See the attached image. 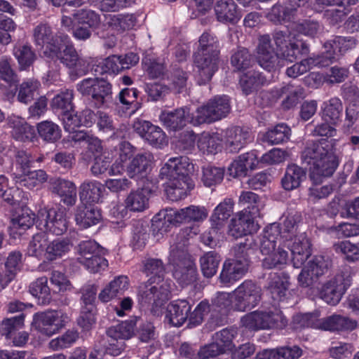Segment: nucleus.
Instances as JSON below:
<instances>
[{"instance_id":"nucleus-1","label":"nucleus","mask_w":359,"mask_h":359,"mask_svg":"<svg viewBox=\"0 0 359 359\" xmlns=\"http://www.w3.org/2000/svg\"><path fill=\"white\" fill-rule=\"evenodd\" d=\"M300 158L302 164L310 165L309 177L311 185L308 189L309 198L317 202L328 197L333 191L332 185L321 184L332 176L339 165L334 140L322 138L307 142Z\"/></svg>"},{"instance_id":"nucleus-2","label":"nucleus","mask_w":359,"mask_h":359,"mask_svg":"<svg viewBox=\"0 0 359 359\" xmlns=\"http://www.w3.org/2000/svg\"><path fill=\"white\" fill-rule=\"evenodd\" d=\"M142 271L149 279L138 287V302L142 307L149 308L152 313L158 315L159 309L171 297L172 282L164 280L165 269L161 259H146Z\"/></svg>"},{"instance_id":"nucleus-3","label":"nucleus","mask_w":359,"mask_h":359,"mask_svg":"<svg viewBox=\"0 0 359 359\" xmlns=\"http://www.w3.org/2000/svg\"><path fill=\"white\" fill-rule=\"evenodd\" d=\"M273 39L276 46L275 48L268 34L259 38L257 46V61L259 65L268 72L275 71L279 66L280 60L290 62L295 60L297 44L292 43L290 32L287 30H276Z\"/></svg>"},{"instance_id":"nucleus-4","label":"nucleus","mask_w":359,"mask_h":359,"mask_svg":"<svg viewBox=\"0 0 359 359\" xmlns=\"http://www.w3.org/2000/svg\"><path fill=\"white\" fill-rule=\"evenodd\" d=\"M194 171V165L185 156L170 158L161 168L159 177L166 180L165 192L168 198L177 201L187 196L189 173Z\"/></svg>"},{"instance_id":"nucleus-5","label":"nucleus","mask_w":359,"mask_h":359,"mask_svg":"<svg viewBox=\"0 0 359 359\" xmlns=\"http://www.w3.org/2000/svg\"><path fill=\"white\" fill-rule=\"evenodd\" d=\"M72 246L69 238H58L50 242L47 233L40 231L33 235L27 247V254L38 259L43 256L48 261L53 262L66 255Z\"/></svg>"},{"instance_id":"nucleus-6","label":"nucleus","mask_w":359,"mask_h":359,"mask_svg":"<svg viewBox=\"0 0 359 359\" xmlns=\"http://www.w3.org/2000/svg\"><path fill=\"white\" fill-rule=\"evenodd\" d=\"M208 215V210L203 206L189 205L180 210L165 209L160 211L152 219L151 226L154 231L162 233L166 222H200L204 221Z\"/></svg>"},{"instance_id":"nucleus-7","label":"nucleus","mask_w":359,"mask_h":359,"mask_svg":"<svg viewBox=\"0 0 359 359\" xmlns=\"http://www.w3.org/2000/svg\"><path fill=\"white\" fill-rule=\"evenodd\" d=\"M186 241L177 242L170 247V256L174 262L173 276L182 286L196 281L197 269L194 261L187 253Z\"/></svg>"},{"instance_id":"nucleus-8","label":"nucleus","mask_w":359,"mask_h":359,"mask_svg":"<svg viewBox=\"0 0 359 359\" xmlns=\"http://www.w3.org/2000/svg\"><path fill=\"white\" fill-rule=\"evenodd\" d=\"M353 271L350 266L343 265L335 276L322 286L319 296L330 305H336L352 283Z\"/></svg>"},{"instance_id":"nucleus-9","label":"nucleus","mask_w":359,"mask_h":359,"mask_svg":"<svg viewBox=\"0 0 359 359\" xmlns=\"http://www.w3.org/2000/svg\"><path fill=\"white\" fill-rule=\"evenodd\" d=\"M230 109L227 96H215L197 107L191 118V125L198 126L204 123H212L226 116Z\"/></svg>"},{"instance_id":"nucleus-10","label":"nucleus","mask_w":359,"mask_h":359,"mask_svg":"<svg viewBox=\"0 0 359 359\" xmlns=\"http://www.w3.org/2000/svg\"><path fill=\"white\" fill-rule=\"evenodd\" d=\"M76 88L82 95L90 96L96 108H100L111 100V84L103 79H84L77 83Z\"/></svg>"},{"instance_id":"nucleus-11","label":"nucleus","mask_w":359,"mask_h":359,"mask_svg":"<svg viewBox=\"0 0 359 359\" xmlns=\"http://www.w3.org/2000/svg\"><path fill=\"white\" fill-rule=\"evenodd\" d=\"M243 327L256 331L271 328L283 329L287 325V320L280 312L253 311L241 319Z\"/></svg>"},{"instance_id":"nucleus-12","label":"nucleus","mask_w":359,"mask_h":359,"mask_svg":"<svg viewBox=\"0 0 359 359\" xmlns=\"http://www.w3.org/2000/svg\"><path fill=\"white\" fill-rule=\"evenodd\" d=\"M77 261L90 272L97 273L108 265L107 260L99 254V245L92 240L81 241L76 248Z\"/></svg>"},{"instance_id":"nucleus-13","label":"nucleus","mask_w":359,"mask_h":359,"mask_svg":"<svg viewBox=\"0 0 359 359\" xmlns=\"http://www.w3.org/2000/svg\"><path fill=\"white\" fill-rule=\"evenodd\" d=\"M332 266V259L325 256H316L303 267L298 275V284L302 287H311Z\"/></svg>"},{"instance_id":"nucleus-14","label":"nucleus","mask_w":359,"mask_h":359,"mask_svg":"<svg viewBox=\"0 0 359 359\" xmlns=\"http://www.w3.org/2000/svg\"><path fill=\"white\" fill-rule=\"evenodd\" d=\"M38 222L42 226L44 232L56 236L65 233L68 229V221L64 210L57 208L45 207L39 210Z\"/></svg>"},{"instance_id":"nucleus-15","label":"nucleus","mask_w":359,"mask_h":359,"mask_svg":"<svg viewBox=\"0 0 359 359\" xmlns=\"http://www.w3.org/2000/svg\"><path fill=\"white\" fill-rule=\"evenodd\" d=\"M234 296L236 310H250L261 301L262 288L255 282L246 280L234 290Z\"/></svg>"},{"instance_id":"nucleus-16","label":"nucleus","mask_w":359,"mask_h":359,"mask_svg":"<svg viewBox=\"0 0 359 359\" xmlns=\"http://www.w3.org/2000/svg\"><path fill=\"white\" fill-rule=\"evenodd\" d=\"M51 58L58 59L61 63L70 69V77L72 80L85 75L88 69L86 61L81 58L72 44L65 45L61 50L60 44L58 45V53L56 55H50Z\"/></svg>"},{"instance_id":"nucleus-17","label":"nucleus","mask_w":359,"mask_h":359,"mask_svg":"<svg viewBox=\"0 0 359 359\" xmlns=\"http://www.w3.org/2000/svg\"><path fill=\"white\" fill-rule=\"evenodd\" d=\"M68 318L61 311H47L36 313L34 320L36 329L42 334L50 337L63 327Z\"/></svg>"},{"instance_id":"nucleus-18","label":"nucleus","mask_w":359,"mask_h":359,"mask_svg":"<svg viewBox=\"0 0 359 359\" xmlns=\"http://www.w3.org/2000/svg\"><path fill=\"white\" fill-rule=\"evenodd\" d=\"M22 266V255L20 251H12L6 257L0 255V292L16 278Z\"/></svg>"},{"instance_id":"nucleus-19","label":"nucleus","mask_w":359,"mask_h":359,"mask_svg":"<svg viewBox=\"0 0 359 359\" xmlns=\"http://www.w3.org/2000/svg\"><path fill=\"white\" fill-rule=\"evenodd\" d=\"M284 238L283 245L290 250L293 266L301 267L311 255L309 238L304 233L295 236L292 238H287V236H283L282 238Z\"/></svg>"},{"instance_id":"nucleus-20","label":"nucleus","mask_w":359,"mask_h":359,"mask_svg":"<svg viewBox=\"0 0 359 359\" xmlns=\"http://www.w3.org/2000/svg\"><path fill=\"white\" fill-rule=\"evenodd\" d=\"M219 54L195 52L194 62L198 72V83L203 85L209 82L218 69Z\"/></svg>"},{"instance_id":"nucleus-21","label":"nucleus","mask_w":359,"mask_h":359,"mask_svg":"<svg viewBox=\"0 0 359 359\" xmlns=\"http://www.w3.org/2000/svg\"><path fill=\"white\" fill-rule=\"evenodd\" d=\"M33 39L35 45L46 48L44 53L56 55L58 53L59 41L51 25L47 22H41L33 29Z\"/></svg>"},{"instance_id":"nucleus-22","label":"nucleus","mask_w":359,"mask_h":359,"mask_svg":"<svg viewBox=\"0 0 359 359\" xmlns=\"http://www.w3.org/2000/svg\"><path fill=\"white\" fill-rule=\"evenodd\" d=\"M194 115V111L191 112L189 107L184 106L171 111L163 112L160 120L169 130L177 131L183 129L187 123L191 124Z\"/></svg>"},{"instance_id":"nucleus-23","label":"nucleus","mask_w":359,"mask_h":359,"mask_svg":"<svg viewBox=\"0 0 359 359\" xmlns=\"http://www.w3.org/2000/svg\"><path fill=\"white\" fill-rule=\"evenodd\" d=\"M153 160L154 156L150 152L137 154L125 165L123 171L130 178L138 180L147 175Z\"/></svg>"},{"instance_id":"nucleus-24","label":"nucleus","mask_w":359,"mask_h":359,"mask_svg":"<svg viewBox=\"0 0 359 359\" xmlns=\"http://www.w3.org/2000/svg\"><path fill=\"white\" fill-rule=\"evenodd\" d=\"M74 218L78 226L87 229L99 224L102 215L98 207L92 204H81L76 207Z\"/></svg>"},{"instance_id":"nucleus-25","label":"nucleus","mask_w":359,"mask_h":359,"mask_svg":"<svg viewBox=\"0 0 359 359\" xmlns=\"http://www.w3.org/2000/svg\"><path fill=\"white\" fill-rule=\"evenodd\" d=\"M251 140V135L248 129L235 126L226 129L224 144L227 151L236 153Z\"/></svg>"},{"instance_id":"nucleus-26","label":"nucleus","mask_w":359,"mask_h":359,"mask_svg":"<svg viewBox=\"0 0 359 359\" xmlns=\"http://www.w3.org/2000/svg\"><path fill=\"white\" fill-rule=\"evenodd\" d=\"M280 234L279 224L273 223L267 226L259 237V250L262 255H267L276 250L277 243H282L284 238Z\"/></svg>"},{"instance_id":"nucleus-27","label":"nucleus","mask_w":359,"mask_h":359,"mask_svg":"<svg viewBox=\"0 0 359 359\" xmlns=\"http://www.w3.org/2000/svg\"><path fill=\"white\" fill-rule=\"evenodd\" d=\"M190 311L191 306L187 300H175L168 305L165 318L170 325L180 327L188 319Z\"/></svg>"},{"instance_id":"nucleus-28","label":"nucleus","mask_w":359,"mask_h":359,"mask_svg":"<svg viewBox=\"0 0 359 359\" xmlns=\"http://www.w3.org/2000/svg\"><path fill=\"white\" fill-rule=\"evenodd\" d=\"M255 229L254 217L247 213L240 212L231 219L228 234L234 238H238L252 233Z\"/></svg>"},{"instance_id":"nucleus-29","label":"nucleus","mask_w":359,"mask_h":359,"mask_svg":"<svg viewBox=\"0 0 359 359\" xmlns=\"http://www.w3.org/2000/svg\"><path fill=\"white\" fill-rule=\"evenodd\" d=\"M8 128L12 129L14 139L21 142L32 141L35 137V129L19 116L11 115L6 119Z\"/></svg>"},{"instance_id":"nucleus-30","label":"nucleus","mask_w":359,"mask_h":359,"mask_svg":"<svg viewBox=\"0 0 359 359\" xmlns=\"http://www.w3.org/2000/svg\"><path fill=\"white\" fill-rule=\"evenodd\" d=\"M344 107L341 100L334 97L325 101L321 106V117L323 121L333 126L341 122Z\"/></svg>"},{"instance_id":"nucleus-31","label":"nucleus","mask_w":359,"mask_h":359,"mask_svg":"<svg viewBox=\"0 0 359 359\" xmlns=\"http://www.w3.org/2000/svg\"><path fill=\"white\" fill-rule=\"evenodd\" d=\"M104 188L96 180H86L79 187V198L81 204L97 203L100 201Z\"/></svg>"},{"instance_id":"nucleus-32","label":"nucleus","mask_w":359,"mask_h":359,"mask_svg":"<svg viewBox=\"0 0 359 359\" xmlns=\"http://www.w3.org/2000/svg\"><path fill=\"white\" fill-rule=\"evenodd\" d=\"M320 327L330 331H352L358 327V322L346 316L334 314L322 319Z\"/></svg>"},{"instance_id":"nucleus-33","label":"nucleus","mask_w":359,"mask_h":359,"mask_svg":"<svg viewBox=\"0 0 359 359\" xmlns=\"http://www.w3.org/2000/svg\"><path fill=\"white\" fill-rule=\"evenodd\" d=\"M128 287L127 276H120L111 280L99 294L98 298L102 302H108L122 296Z\"/></svg>"},{"instance_id":"nucleus-34","label":"nucleus","mask_w":359,"mask_h":359,"mask_svg":"<svg viewBox=\"0 0 359 359\" xmlns=\"http://www.w3.org/2000/svg\"><path fill=\"white\" fill-rule=\"evenodd\" d=\"M215 14L219 22L235 24L240 19L237 6L233 0H219L215 6Z\"/></svg>"},{"instance_id":"nucleus-35","label":"nucleus","mask_w":359,"mask_h":359,"mask_svg":"<svg viewBox=\"0 0 359 359\" xmlns=\"http://www.w3.org/2000/svg\"><path fill=\"white\" fill-rule=\"evenodd\" d=\"M289 286V276L285 272L271 273L267 290L275 300H280L286 294Z\"/></svg>"},{"instance_id":"nucleus-36","label":"nucleus","mask_w":359,"mask_h":359,"mask_svg":"<svg viewBox=\"0 0 359 359\" xmlns=\"http://www.w3.org/2000/svg\"><path fill=\"white\" fill-rule=\"evenodd\" d=\"M137 321V318L135 317L116 325L111 326L107 330L106 334L112 341L128 340L135 334V327Z\"/></svg>"},{"instance_id":"nucleus-37","label":"nucleus","mask_w":359,"mask_h":359,"mask_svg":"<svg viewBox=\"0 0 359 359\" xmlns=\"http://www.w3.org/2000/svg\"><path fill=\"white\" fill-rule=\"evenodd\" d=\"M266 83V78L262 73L252 70L243 74L239 80V85L243 93L250 95L257 91Z\"/></svg>"},{"instance_id":"nucleus-38","label":"nucleus","mask_w":359,"mask_h":359,"mask_svg":"<svg viewBox=\"0 0 359 359\" xmlns=\"http://www.w3.org/2000/svg\"><path fill=\"white\" fill-rule=\"evenodd\" d=\"M306 170L302 167L291 164L287 165L284 177L281 180L282 186L287 191L298 188L306 179Z\"/></svg>"},{"instance_id":"nucleus-39","label":"nucleus","mask_w":359,"mask_h":359,"mask_svg":"<svg viewBox=\"0 0 359 359\" xmlns=\"http://www.w3.org/2000/svg\"><path fill=\"white\" fill-rule=\"evenodd\" d=\"M233 201L231 198H225L214 210L210 216L212 229H220L233 212Z\"/></svg>"},{"instance_id":"nucleus-40","label":"nucleus","mask_w":359,"mask_h":359,"mask_svg":"<svg viewBox=\"0 0 359 359\" xmlns=\"http://www.w3.org/2000/svg\"><path fill=\"white\" fill-rule=\"evenodd\" d=\"M136 22V17L130 13L109 15L107 18L108 27L119 34L131 29Z\"/></svg>"},{"instance_id":"nucleus-41","label":"nucleus","mask_w":359,"mask_h":359,"mask_svg":"<svg viewBox=\"0 0 359 359\" xmlns=\"http://www.w3.org/2000/svg\"><path fill=\"white\" fill-rule=\"evenodd\" d=\"M302 221V214L295 210L287 212L283 216V222L280 228L281 236H287V238H292L297 235V229L299 223Z\"/></svg>"},{"instance_id":"nucleus-42","label":"nucleus","mask_w":359,"mask_h":359,"mask_svg":"<svg viewBox=\"0 0 359 359\" xmlns=\"http://www.w3.org/2000/svg\"><path fill=\"white\" fill-rule=\"evenodd\" d=\"M126 208L133 212H142L149 207V192L138 189L131 191L125 200Z\"/></svg>"},{"instance_id":"nucleus-43","label":"nucleus","mask_w":359,"mask_h":359,"mask_svg":"<svg viewBox=\"0 0 359 359\" xmlns=\"http://www.w3.org/2000/svg\"><path fill=\"white\" fill-rule=\"evenodd\" d=\"M29 291L37 299L39 304L48 305L52 299L50 290L48 285V278L45 276L39 278L32 283L29 285Z\"/></svg>"},{"instance_id":"nucleus-44","label":"nucleus","mask_w":359,"mask_h":359,"mask_svg":"<svg viewBox=\"0 0 359 359\" xmlns=\"http://www.w3.org/2000/svg\"><path fill=\"white\" fill-rule=\"evenodd\" d=\"M17 184L32 189L48 180V175L43 170H28L23 174H15Z\"/></svg>"},{"instance_id":"nucleus-45","label":"nucleus","mask_w":359,"mask_h":359,"mask_svg":"<svg viewBox=\"0 0 359 359\" xmlns=\"http://www.w3.org/2000/svg\"><path fill=\"white\" fill-rule=\"evenodd\" d=\"M73 98L74 92L72 90L67 89L61 91L52 100L51 107L58 116L72 111L74 108Z\"/></svg>"},{"instance_id":"nucleus-46","label":"nucleus","mask_w":359,"mask_h":359,"mask_svg":"<svg viewBox=\"0 0 359 359\" xmlns=\"http://www.w3.org/2000/svg\"><path fill=\"white\" fill-rule=\"evenodd\" d=\"M248 271L226 259L224 263L219 276V282L229 285L241 278Z\"/></svg>"},{"instance_id":"nucleus-47","label":"nucleus","mask_w":359,"mask_h":359,"mask_svg":"<svg viewBox=\"0 0 359 359\" xmlns=\"http://www.w3.org/2000/svg\"><path fill=\"white\" fill-rule=\"evenodd\" d=\"M239 204L245 207V212L242 213H247L254 218L260 216L262 205L257 194L250 191H242L239 196Z\"/></svg>"},{"instance_id":"nucleus-48","label":"nucleus","mask_w":359,"mask_h":359,"mask_svg":"<svg viewBox=\"0 0 359 359\" xmlns=\"http://www.w3.org/2000/svg\"><path fill=\"white\" fill-rule=\"evenodd\" d=\"M287 260L288 252L280 243L276 250L265 256L262 259V266L265 269H280L287 264Z\"/></svg>"},{"instance_id":"nucleus-49","label":"nucleus","mask_w":359,"mask_h":359,"mask_svg":"<svg viewBox=\"0 0 359 359\" xmlns=\"http://www.w3.org/2000/svg\"><path fill=\"white\" fill-rule=\"evenodd\" d=\"M133 154V147L128 142H121L119 145L118 157L111 165L109 174L112 175L123 171L125 165L132 159Z\"/></svg>"},{"instance_id":"nucleus-50","label":"nucleus","mask_w":359,"mask_h":359,"mask_svg":"<svg viewBox=\"0 0 359 359\" xmlns=\"http://www.w3.org/2000/svg\"><path fill=\"white\" fill-rule=\"evenodd\" d=\"M54 189L67 205L72 206L76 203V187L72 182L59 180Z\"/></svg>"},{"instance_id":"nucleus-51","label":"nucleus","mask_w":359,"mask_h":359,"mask_svg":"<svg viewBox=\"0 0 359 359\" xmlns=\"http://www.w3.org/2000/svg\"><path fill=\"white\" fill-rule=\"evenodd\" d=\"M290 135V128L285 123H279L269 130L264 135L262 140L270 144H278L287 142Z\"/></svg>"},{"instance_id":"nucleus-52","label":"nucleus","mask_w":359,"mask_h":359,"mask_svg":"<svg viewBox=\"0 0 359 359\" xmlns=\"http://www.w3.org/2000/svg\"><path fill=\"white\" fill-rule=\"evenodd\" d=\"M188 73L177 65L172 66L168 79L170 81L171 89L176 93H182L187 90Z\"/></svg>"},{"instance_id":"nucleus-53","label":"nucleus","mask_w":359,"mask_h":359,"mask_svg":"<svg viewBox=\"0 0 359 359\" xmlns=\"http://www.w3.org/2000/svg\"><path fill=\"white\" fill-rule=\"evenodd\" d=\"M352 4L335 6V8L325 10L323 18L330 26L336 27L342 23L351 12Z\"/></svg>"},{"instance_id":"nucleus-54","label":"nucleus","mask_w":359,"mask_h":359,"mask_svg":"<svg viewBox=\"0 0 359 359\" xmlns=\"http://www.w3.org/2000/svg\"><path fill=\"white\" fill-rule=\"evenodd\" d=\"M13 55L18 60L20 69H26L36 59V55L31 46L19 44L14 46Z\"/></svg>"},{"instance_id":"nucleus-55","label":"nucleus","mask_w":359,"mask_h":359,"mask_svg":"<svg viewBox=\"0 0 359 359\" xmlns=\"http://www.w3.org/2000/svg\"><path fill=\"white\" fill-rule=\"evenodd\" d=\"M74 22L78 25H85L91 29H96L100 24V16L90 9H79L73 13Z\"/></svg>"},{"instance_id":"nucleus-56","label":"nucleus","mask_w":359,"mask_h":359,"mask_svg":"<svg viewBox=\"0 0 359 359\" xmlns=\"http://www.w3.org/2000/svg\"><path fill=\"white\" fill-rule=\"evenodd\" d=\"M39 137L45 142L54 143L61 137L60 127L53 121H44L37 124Z\"/></svg>"},{"instance_id":"nucleus-57","label":"nucleus","mask_w":359,"mask_h":359,"mask_svg":"<svg viewBox=\"0 0 359 359\" xmlns=\"http://www.w3.org/2000/svg\"><path fill=\"white\" fill-rule=\"evenodd\" d=\"M220 261V255L215 251H210L203 255L200 259L201 269L203 276L206 278H212L215 276Z\"/></svg>"},{"instance_id":"nucleus-58","label":"nucleus","mask_w":359,"mask_h":359,"mask_svg":"<svg viewBox=\"0 0 359 359\" xmlns=\"http://www.w3.org/2000/svg\"><path fill=\"white\" fill-rule=\"evenodd\" d=\"M233 258L229 260L248 271L250 264V255L252 252L250 245L247 243H241L233 247Z\"/></svg>"},{"instance_id":"nucleus-59","label":"nucleus","mask_w":359,"mask_h":359,"mask_svg":"<svg viewBox=\"0 0 359 359\" xmlns=\"http://www.w3.org/2000/svg\"><path fill=\"white\" fill-rule=\"evenodd\" d=\"M237 334V330L234 328H225L214 334L213 341L224 353L234 347L233 340Z\"/></svg>"},{"instance_id":"nucleus-60","label":"nucleus","mask_w":359,"mask_h":359,"mask_svg":"<svg viewBox=\"0 0 359 359\" xmlns=\"http://www.w3.org/2000/svg\"><path fill=\"white\" fill-rule=\"evenodd\" d=\"M252 57L249 50L243 47H238L231 57V64L237 71H243L251 66Z\"/></svg>"},{"instance_id":"nucleus-61","label":"nucleus","mask_w":359,"mask_h":359,"mask_svg":"<svg viewBox=\"0 0 359 359\" xmlns=\"http://www.w3.org/2000/svg\"><path fill=\"white\" fill-rule=\"evenodd\" d=\"M25 315H20L11 318H6L0 323V334L6 339L13 337V334L24 325Z\"/></svg>"},{"instance_id":"nucleus-62","label":"nucleus","mask_w":359,"mask_h":359,"mask_svg":"<svg viewBox=\"0 0 359 359\" xmlns=\"http://www.w3.org/2000/svg\"><path fill=\"white\" fill-rule=\"evenodd\" d=\"M224 170L212 165L203 168L201 180L205 187H210L219 184L223 180Z\"/></svg>"},{"instance_id":"nucleus-63","label":"nucleus","mask_w":359,"mask_h":359,"mask_svg":"<svg viewBox=\"0 0 359 359\" xmlns=\"http://www.w3.org/2000/svg\"><path fill=\"white\" fill-rule=\"evenodd\" d=\"M39 86V82L35 80H29L23 82L19 87L18 101L25 104L31 102L38 95Z\"/></svg>"},{"instance_id":"nucleus-64","label":"nucleus","mask_w":359,"mask_h":359,"mask_svg":"<svg viewBox=\"0 0 359 359\" xmlns=\"http://www.w3.org/2000/svg\"><path fill=\"white\" fill-rule=\"evenodd\" d=\"M35 219L36 215L32 210H22L18 215L11 219L12 228L16 230H27L33 226Z\"/></svg>"}]
</instances>
